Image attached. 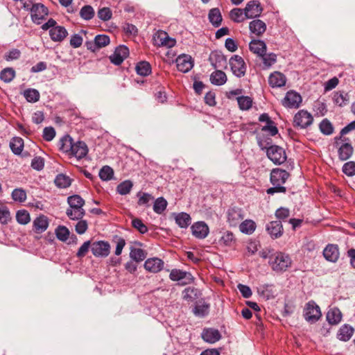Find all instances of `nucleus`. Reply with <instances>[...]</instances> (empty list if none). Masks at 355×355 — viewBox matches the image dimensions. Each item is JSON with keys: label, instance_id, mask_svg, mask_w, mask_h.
Returning a JSON list of instances; mask_svg holds the SVG:
<instances>
[{"label": "nucleus", "instance_id": "1", "mask_svg": "<svg viewBox=\"0 0 355 355\" xmlns=\"http://www.w3.org/2000/svg\"><path fill=\"white\" fill-rule=\"evenodd\" d=\"M60 149L78 159L85 157L88 153V148L85 142L80 141L74 142L69 135H65L60 139Z\"/></svg>", "mask_w": 355, "mask_h": 355}, {"label": "nucleus", "instance_id": "2", "mask_svg": "<svg viewBox=\"0 0 355 355\" xmlns=\"http://www.w3.org/2000/svg\"><path fill=\"white\" fill-rule=\"evenodd\" d=\"M268 259L269 266L277 273L286 272L293 264L290 255L283 252H275L270 254Z\"/></svg>", "mask_w": 355, "mask_h": 355}, {"label": "nucleus", "instance_id": "3", "mask_svg": "<svg viewBox=\"0 0 355 355\" xmlns=\"http://www.w3.org/2000/svg\"><path fill=\"white\" fill-rule=\"evenodd\" d=\"M334 146L338 150V157L341 161L349 159L354 153L351 141L345 135H340L334 138Z\"/></svg>", "mask_w": 355, "mask_h": 355}, {"label": "nucleus", "instance_id": "4", "mask_svg": "<svg viewBox=\"0 0 355 355\" xmlns=\"http://www.w3.org/2000/svg\"><path fill=\"white\" fill-rule=\"evenodd\" d=\"M303 315L309 323H315L322 316L320 308L314 301L311 300L305 304Z\"/></svg>", "mask_w": 355, "mask_h": 355}, {"label": "nucleus", "instance_id": "5", "mask_svg": "<svg viewBox=\"0 0 355 355\" xmlns=\"http://www.w3.org/2000/svg\"><path fill=\"white\" fill-rule=\"evenodd\" d=\"M268 157L275 164H281L286 160L285 150L278 146H270L267 149Z\"/></svg>", "mask_w": 355, "mask_h": 355}, {"label": "nucleus", "instance_id": "6", "mask_svg": "<svg viewBox=\"0 0 355 355\" xmlns=\"http://www.w3.org/2000/svg\"><path fill=\"white\" fill-rule=\"evenodd\" d=\"M169 278L173 282H179L182 286L191 284L194 280L190 272L180 269H173L169 274Z\"/></svg>", "mask_w": 355, "mask_h": 355}, {"label": "nucleus", "instance_id": "7", "mask_svg": "<svg viewBox=\"0 0 355 355\" xmlns=\"http://www.w3.org/2000/svg\"><path fill=\"white\" fill-rule=\"evenodd\" d=\"M230 65L234 75L241 78L244 76L246 71V66L243 59L238 55H234L230 59Z\"/></svg>", "mask_w": 355, "mask_h": 355}, {"label": "nucleus", "instance_id": "8", "mask_svg": "<svg viewBox=\"0 0 355 355\" xmlns=\"http://www.w3.org/2000/svg\"><path fill=\"white\" fill-rule=\"evenodd\" d=\"M91 250L96 257H106L110 254V245L107 241H95L92 243Z\"/></svg>", "mask_w": 355, "mask_h": 355}, {"label": "nucleus", "instance_id": "9", "mask_svg": "<svg viewBox=\"0 0 355 355\" xmlns=\"http://www.w3.org/2000/svg\"><path fill=\"white\" fill-rule=\"evenodd\" d=\"M302 103L301 96L296 92L289 91L282 101V105L288 108H297Z\"/></svg>", "mask_w": 355, "mask_h": 355}, {"label": "nucleus", "instance_id": "10", "mask_svg": "<svg viewBox=\"0 0 355 355\" xmlns=\"http://www.w3.org/2000/svg\"><path fill=\"white\" fill-rule=\"evenodd\" d=\"M155 44L158 46L173 47L175 45V40L168 36L165 31H159L153 37Z\"/></svg>", "mask_w": 355, "mask_h": 355}, {"label": "nucleus", "instance_id": "11", "mask_svg": "<svg viewBox=\"0 0 355 355\" xmlns=\"http://www.w3.org/2000/svg\"><path fill=\"white\" fill-rule=\"evenodd\" d=\"M110 37L106 35H98L95 37L94 41L86 42L85 46L87 49L95 52L101 48L105 47L110 44Z\"/></svg>", "mask_w": 355, "mask_h": 355}, {"label": "nucleus", "instance_id": "12", "mask_svg": "<svg viewBox=\"0 0 355 355\" xmlns=\"http://www.w3.org/2000/svg\"><path fill=\"white\" fill-rule=\"evenodd\" d=\"M243 210L238 207H231L227 211V221L232 227H236L243 219Z\"/></svg>", "mask_w": 355, "mask_h": 355}, {"label": "nucleus", "instance_id": "13", "mask_svg": "<svg viewBox=\"0 0 355 355\" xmlns=\"http://www.w3.org/2000/svg\"><path fill=\"white\" fill-rule=\"evenodd\" d=\"M313 122L312 115L305 110H300L294 116V123L296 126L305 128Z\"/></svg>", "mask_w": 355, "mask_h": 355}, {"label": "nucleus", "instance_id": "14", "mask_svg": "<svg viewBox=\"0 0 355 355\" xmlns=\"http://www.w3.org/2000/svg\"><path fill=\"white\" fill-rule=\"evenodd\" d=\"M289 177V173L281 168H274L270 173V182L272 185L283 187Z\"/></svg>", "mask_w": 355, "mask_h": 355}, {"label": "nucleus", "instance_id": "15", "mask_svg": "<svg viewBox=\"0 0 355 355\" xmlns=\"http://www.w3.org/2000/svg\"><path fill=\"white\" fill-rule=\"evenodd\" d=\"M176 66L180 71L187 73L193 67V60L191 55L182 54L176 58Z\"/></svg>", "mask_w": 355, "mask_h": 355}, {"label": "nucleus", "instance_id": "16", "mask_svg": "<svg viewBox=\"0 0 355 355\" xmlns=\"http://www.w3.org/2000/svg\"><path fill=\"white\" fill-rule=\"evenodd\" d=\"M48 15V9L43 4L36 3L32 6L31 17L36 24H41V21Z\"/></svg>", "mask_w": 355, "mask_h": 355}, {"label": "nucleus", "instance_id": "17", "mask_svg": "<svg viewBox=\"0 0 355 355\" xmlns=\"http://www.w3.org/2000/svg\"><path fill=\"white\" fill-rule=\"evenodd\" d=\"M144 266L147 271L157 273L164 268V262L159 258L153 257L146 259Z\"/></svg>", "mask_w": 355, "mask_h": 355}, {"label": "nucleus", "instance_id": "18", "mask_svg": "<svg viewBox=\"0 0 355 355\" xmlns=\"http://www.w3.org/2000/svg\"><path fill=\"white\" fill-rule=\"evenodd\" d=\"M260 121L261 130L268 132L269 133H278V129L273 121L270 119L268 114H262L259 118Z\"/></svg>", "mask_w": 355, "mask_h": 355}, {"label": "nucleus", "instance_id": "19", "mask_svg": "<svg viewBox=\"0 0 355 355\" xmlns=\"http://www.w3.org/2000/svg\"><path fill=\"white\" fill-rule=\"evenodd\" d=\"M128 54L129 49L125 46H119L116 49L114 53L110 56V60L115 65H119L128 57Z\"/></svg>", "mask_w": 355, "mask_h": 355}, {"label": "nucleus", "instance_id": "20", "mask_svg": "<svg viewBox=\"0 0 355 355\" xmlns=\"http://www.w3.org/2000/svg\"><path fill=\"white\" fill-rule=\"evenodd\" d=\"M262 12L260 3L257 1L248 2L244 9L245 17L248 19L259 17Z\"/></svg>", "mask_w": 355, "mask_h": 355}, {"label": "nucleus", "instance_id": "21", "mask_svg": "<svg viewBox=\"0 0 355 355\" xmlns=\"http://www.w3.org/2000/svg\"><path fill=\"white\" fill-rule=\"evenodd\" d=\"M191 229L193 235L200 239L206 238L209 232L208 225L202 221L195 223Z\"/></svg>", "mask_w": 355, "mask_h": 355}, {"label": "nucleus", "instance_id": "22", "mask_svg": "<svg viewBox=\"0 0 355 355\" xmlns=\"http://www.w3.org/2000/svg\"><path fill=\"white\" fill-rule=\"evenodd\" d=\"M266 230L273 239L279 238L284 232L282 222L279 220L270 222L266 225Z\"/></svg>", "mask_w": 355, "mask_h": 355}, {"label": "nucleus", "instance_id": "23", "mask_svg": "<svg viewBox=\"0 0 355 355\" xmlns=\"http://www.w3.org/2000/svg\"><path fill=\"white\" fill-rule=\"evenodd\" d=\"M51 39L54 42L62 41L68 35L64 27L57 26L49 31Z\"/></svg>", "mask_w": 355, "mask_h": 355}, {"label": "nucleus", "instance_id": "24", "mask_svg": "<svg viewBox=\"0 0 355 355\" xmlns=\"http://www.w3.org/2000/svg\"><path fill=\"white\" fill-rule=\"evenodd\" d=\"M286 78L285 76L278 71H275L269 76L268 82L272 87H281L285 85Z\"/></svg>", "mask_w": 355, "mask_h": 355}, {"label": "nucleus", "instance_id": "25", "mask_svg": "<svg viewBox=\"0 0 355 355\" xmlns=\"http://www.w3.org/2000/svg\"><path fill=\"white\" fill-rule=\"evenodd\" d=\"M324 258L331 262H336L339 257V250L336 245H328L323 251Z\"/></svg>", "mask_w": 355, "mask_h": 355}, {"label": "nucleus", "instance_id": "26", "mask_svg": "<svg viewBox=\"0 0 355 355\" xmlns=\"http://www.w3.org/2000/svg\"><path fill=\"white\" fill-rule=\"evenodd\" d=\"M203 340L209 343H214L221 338L220 334L217 329H206L202 333Z\"/></svg>", "mask_w": 355, "mask_h": 355}, {"label": "nucleus", "instance_id": "27", "mask_svg": "<svg viewBox=\"0 0 355 355\" xmlns=\"http://www.w3.org/2000/svg\"><path fill=\"white\" fill-rule=\"evenodd\" d=\"M250 50L259 56H263L266 52V45L263 41L254 40L249 44Z\"/></svg>", "mask_w": 355, "mask_h": 355}, {"label": "nucleus", "instance_id": "28", "mask_svg": "<svg viewBox=\"0 0 355 355\" xmlns=\"http://www.w3.org/2000/svg\"><path fill=\"white\" fill-rule=\"evenodd\" d=\"M326 318L330 324H338L342 320V313L338 308L333 307L328 311Z\"/></svg>", "mask_w": 355, "mask_h": 355}, {"label": "nucleus", "instance_id": "29", "mask_svg": "<svg viewBox=\"0 0 355 355\" xmlns=\"http://www.w3.org/2000/svg\"><path fill=\"white\" fill-rule=\"evenodd\" d=\"M249 28L252 33L259 36L266 31V25L261 20L255 19L250 23Z\"/></svg>", "mask_w": 355, "mask_h": 355}, {"label": "nucleus", "instance_id": "30", "mask_svg": "<svg viewBox=\"0 0 355 355\" xmlns=\"http://www.w3.org/2000/svg\"><path fill=\"white\" fill-rule=\"evenodd\" d=\"M34 230L37 233L44 232L48 226L49 221L46 216L42 215L36 218L33 222Z\"/></svg>", "mask_w": 355, "mask_h": 355}, {"label": "nucleus", "instance_id": "31", "mask_svg": "<svg viewBox=\"0 0 355 355\" xmlns=\"http://www.w3.org/2000/svg\"><path fill=\"white\" fill-rule=\"evenodd\" d=\"M354 333V329L348 325V324H344L343 325L337 334V338L342 341H347L349 340Z\"/></svg>", "mask_w": 355, "mask_h": 355}, {"label": "nucleus", "instance_id": "32", "mask_svg": "<svg viewBox=\"0 0 355 355\" xmlns=\"http://www.w3.org/2000/svg\"><path fill=\"white\" fill-rule=\"evenodd\" d=\"M226 74L220 70L214 71L210 76L211 83L216 85H223L227 82Z\"/></svg>", "mask_w": 355, "mask_h": 355}, {"label": "nucleus", "instance_id": "33", "mask_svg": "<svg viewBox=\"0 0 355 355\" xmlns=\"http://www.w3.org/2000/svg\"><path fill=\"white\" fill-rule=\"evenodd\" d=\"M198 290L193 287L186 288L182 291V298L187 303H191L195 301L198 297Z\"/></svg>", "mask_w": 355, "mask_h": 355}, {"label": "nucleus", "instance_id": "34", "mask_svg": "<svg viewBox=\"0 0 355 355\" xmlns=\"http://www.w3.org/2000/svg\"><path fill=\"white\" fill-rule=\"evenodd\" d=\"M10 147L14 154L19 155L24 148V140L19 137H15L10 142Z\"/></svg>", "mask_w": 355, "mask_h": 355}, {"label": "nucleus", "instance_id": "35", "mask_svg": "<svg viewBox=\"0 0 355 355\" xmlns=\"http://www.w3.org/2000/svg\"><path fill=\"white\" fill-rule=\"evenodd\" d=\"M54 182L58 188L65 189L71 185V180L69 176L61 173L56 176Z\"/></svg>", "mask_w": 355, "mask_h": 355}, {"label": "nucleus", "instance_id": "36", "mask_svg": "<svg viewBox=\"0 0 355 355\" xmlns=\"http://www.w3.org/2000/svg\"><path fill=\"white\" fill-rule=\"evenodd\" d=\"M175 220L179 227L186 228L190 225L191 218L189 214L181 212L175 216Z\"/></svg>", "mask_w": 355, "mask_h": 355}, {"label": "nucleus", "instance_id": "37", "mask_svg": "<svg viewBox=\"0 0 355 355\" xmlns=\"http://www.w3.org/2000/svg\"><path fill=\"white\" fill-rule=\"evenodd\" d=\"M146 252L141 248H131L130 257L136 262H141L146 259Z\"/></svg>", "mask_w": 355, "mask_h": 355}, {"label": "nucleus", "instance_id": "38", "mask_svg": "<svg viewBox=\"0 0 355 355\" xmlns=\"http://www.w3.org/2000/svg\"><path fill=\"white\" fill-rule=\"evenodd\" d=\"M209 59L214 68L220 67L227 62L226 58L218 52L212 53Z\"/></svg>", "mask_w": 355, "mask_h": 355}, {"label": "nucleus", "instance_id": "39", "mask_svg": "<svg viewBox=\"0 0 355 355\" xmlns=\"http://www.w3.org/2000/svg\"><path fill=\"white\" fill-rule=\"evenodd\" d=\"M256 229V224L252 220H245L242 223H240L239 230L241 232L251 234Z\"/></svg>", "mask_w": 355, "mask_h": 355}, {"label": "nucleus", "instance_id": "40", "mask_svg": "<svg viewBox=\"0 0 355 355\" xmlns=\"http://www.w3.org/2000/svg\"><path fill=\"white\" fill-rule=\"evenodd\" d=\"M209 21L215 27H218L222 21V16L218 8H213L209 13Z\"/></svg>", "mask_w": 355, "mask_h": 355}, {"label": "nucleus", "instance_id": "41", "mask_svg": "<svg viewBox=\"0 0 355 355\" xmlns=\"http://www.w3.org/2000/svg\"><path fill=\"white\" fill-rule=\"evenodd\" d=\"M67 202L71 208L73 209H83L85 204L84 200L78 195H73L69 196L67 199Z\"/></svg>", "mask_w": 355, "mask_h": 355}, {"label": "nucleus", "instance_id": "42", "mask_svg": "<svg viewBox=\"0 0 355 355\" xmlns=\"http://www.w3.org/2000/svg\"><path fill=\"white\" fill-rule=\"evenodd\" d=\"M136 71L140 76H146L151 72L150 65L147 62H140L136 66Z\"/></svg>", "mask_w": 355, "mask_h": 355}, {"label": "nucleus", "instance_id": "43", "mask_svg": "<svg viewBox=\"0 0 355 355\" xmlns=\"http://www.w3.org/2000/svg\"><path fill=\"white\" fill-rule=\"evenodd\" d=\"M15 76V71L12 68L8 67L3 69L0 73V78L5 83L11 82Z\"/></svg>", "mask_w": 355, "mask_h": 355}, {"label": "nucleus", "instance_id": "44", "mask_svg": "<svg viewBox=\"0 0 355 355\" xmlns=\"http://www.w3.org/2000/svg\"><path fill=\"white\" fill-rule=\"evenodd\" d=\"M132 187L133 184L130 180H125L117 186L116 191L121 195H127L130 192Z\"/></svg>", "mask_w": 355, "mask_h": 355}, {"label": "nucleus", "instance_id": "45", "mask_svg": "<svg viewBox=\"0 0 355 355\" xmlns=\"http://www.w3.org/2000/svg\"><path fill=\"white\" fill-rule=\"evenodd\" d=\"M66 214L71 220H80L83 217L85 212L83 209H76L70 207L69 209H67Z\"/></svg>", "mask_w": 355, "mask_h": 355}, {"label": "nucleus", "instance_id": "46", "mask_svg": "<svg viewBox=\"0 0 355 355\" xmlns=\"http://www.w3.org/2000/svg\"><path fill=\"white\" fill-rule=\"evenodd\" d=\"M230 17L232 20L237 23L242 22L246 18L243 10L240 8L232 9L230 12Z\"/></svg>", "mask_w": 355, "mask_h": 355}, {"label": "nucleus", "instance_id": "47", "mask_svg": "<svg viewBox=\"0 0 355 355\" xmlns=\"http://www.w3.org/2000/svg\"><path fill=\"white\" fill-rule=\"evenodd\" d=\"M167 201L162 197L158 198L154 203L153 211L157 214H162L167 207Z\"/></svg>", "mask_w": 355, "mask_h": 355}, {"label": "nucleus", "instance_id": "48", "mask_svg": "<svg viewBox=\"0 0 355 355\" xmlns=\"http://www.w3.org/2000/svg\"><path fill=\"white\" fill-rule=\"evenodd\" d=\"M24 96L27 101L31 103L37 102L40 98V93L34 89H28L24 91Z\"/></svg>", "mask_w": 355, "mask_h": 355}, {"label": "nucleus", "instance_id": "49", "mask_svg": "<svg viewBox=\"0 0 355 355\" xmlns=\"http://www.w3.org/2000/svg\"><path fill=\"white\" fill-rule=\"evenodd\" d=\"M237 102L241 110H249L252 105V100L249 96H239L237 98Z\"/></svg>", "mask_w": 355, "mask_h": 355}, {"label": "nucleus", "instance_id": "50", "mask_svg": "<svg viewBox=\"0 0 355 355\" xmlns=\"http://www.w3.org/2000/svg\"><path fill=\"white\" fill-rule=\"evenodd\" d=\"M209 305L206 303L197 304L193 308V312L196 316L203 317L209 312Z\"/></svg>", "mask_w": 355, "mask_h": 355}, {"label": "nucleus", "instance_id": "51", "mask_svg": "<svg viewBox=\"0 0 355 355\" xmlns=\"http://www.w3.org/2000/svg\"><path fill=\"white\" fill-rule=\"evenodd\" d=\"M17 221L21 225H26L31 220L29 213L26 210H19L16 214Z\"/></svg>", "mask_w": 355, "mask_h": 355}, {"label": "nucleus", "instance_id": "52", "mask_svg": "<svg viewBox=\"0 0 355 355\" xmlns=\"http://www.w3.org/2000/svg\"><path fill=\"white\" fill-rule=\"evenodd\" d=\"M55 234L60 241H66L69 239V231L65 226L60 225L55 230Z\"/></svg>", "mask_w": 355, "mask_h": 355}, {"label": "nucleus", "instance_id": "53", "mask_svg": "<svg viewBox=\"0 0 355 355\" xmlns=\"http://www.w3.org/2000/svg\"><path fill=\"white\" fill-rule=\"evenodd\" d=\"M13 200L24 202L26 200V192L23 189H15L12 192Z\"/></svg>", "mask_w": 355, "mask_h": 355}, {"label": "nucleus", "instance_id": "54", "mask_svg": "<svg viewBox=\"0 0 355 355\" xmlns=\"http://www.w3.org/2000/svg\"><path fill=\"white\" fill-rule=\"evenodd\" d=\"M114 175L113 169L109 166H103L99 172V177L103 180H110Z\"/></svg>", "mask_w": 355, "mask_h": 355}, {"label": "nucleus", "instance_id": "55", "mask_svg": "<svg viewBox=\"0 0 355 355\" xmlns=\"http://www.w3.org/2000/svg\"><path fill=\"white\" fill-rule=\"evenodd\" d=\"M334 102L339 105L343 106L347 103L349 101L347 94H344L343 92H336L333 97Z\"/></svg>", "mask_w": 355, "mask_h": 355}, {"label": "nucleus", "instance_id": "56", "mask_svg": "<svg viewBox=\"0 0 355 355\" xmlns=\"http://www.w3.org/2000/svg\"><path fill=\"white\" fill-rule=\"evenodd\" d=\"M80 15L83 19L89 20L94 17V10L91 6H85L80 9Z\"/></svg>", "mask_w": 355, "mask_h": 355}, {"label": "nucleus", "instance_id": "57", "mask_svg": "<svg viewBox=\"0 0 355 355\" xmlns=\"http://www.w3.org/2000/svg\"><path fill=\"white\" fill-rule=\"evenodd\" d=\"M319 127L322 133H333L334 132V127L327 119H324L320 122Z\"/></svg>", "mask_w": 355, "mask_h": 355}, {"label": "nucleus", "instance_id": "58", "mask_svg": "<svg viewBox=\"0 0 355 355\" xmlns=\"http://www.w3.org/2000/svg\"><path fill=\"white\" fill-rule=\"evenodd\" d=\"M343 172L347 176L352 177L355 175V162L350 161L344 164Z\"/></svg>", "mask_w": 355, "mask_h": 355}, {"label": "nucleus", "instance_id": "59", "mask_svg": "<svg viewBox=\"0 0 355 355\" xmlns=\"http://www.w3.org/2000/svg\"><path fill=\"white\" fill-rule=\"evenodd\" d=\"M132 225L133 227L137 230L141 234H145L148 232V227L139 218H134L132 220Z\"/></svg>", "mask_w": 355, "mask_h": 355}, {"label": "nucleus", "instance_id": "60", "mask_svg": "<svg viewBox=\"0 0 355 355\" xmlns=\"http://www.w3.org/2000/svg\"><path fill=\"white\" fill-rule=\"evenodd\" d=\"M92 243L90 241H87L83 243V244L79 248L76 256L78 258L84 257L87 253L89 252V250L91 249Z\"/></svg>", "mask_w": 355, "mask_h": 355}, {"label": "nucleus", "instance_id": "61", "mask_svg": "<svg viewBox=\"0 0 355 355\" xmlns=\"http://www.w3.org/2000/svg\"><path fill=\"white\" fill-rule=\"evenodd\" d=\"M220 242L225 245H231L234 242V236L230 232H225L220 238Z\"/></svg>", "mask_w": 355, "mask_h": 355}, {"label": "nucleus", "instance_id": "62", "mask_svg": "<svg viewBox=\"0 0 355 355\" xmlns=\"http://www.w3.org/2000/svg\"><path fill=\"white\" fill-rule=\"evenodd\" d=\"M11 220L10 213L7 207L0 208V223L7 224Z\"/></svg>", "mask_w": 355, "mask_h": 355}, {"label": "nucleus", "instance_id": "63", "mask_svg": "<svg viewBox=\"0 0 355 355\" xmlns=\"http://www.w3.org/2000/svg\"><path fill=\"white\" fill-rule=\"evenodd\" d=\"M112 11L109 8L105 7L98 11V17L103 21H107L111 19Z\"/></svg>", "mask_w": 355, "mask_h": 355}, {"label": "nucleus", "instance_id": "64", "mask_svg": "<svg viewBox=\"0 0 355 355\" xmlns=\"http://www.w3.org/2000/svg\"><path fill=\"white\" fill-rule=\"evenodd\" d=\"M263 58V64L266 67H270L274 63L276 62L277 60V56L275 53H269V54H264L263 56H261Z\"/></svg>", "mask_w": 355, "mask_h": 355}]
</instances>
